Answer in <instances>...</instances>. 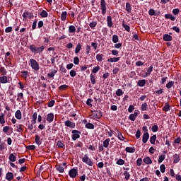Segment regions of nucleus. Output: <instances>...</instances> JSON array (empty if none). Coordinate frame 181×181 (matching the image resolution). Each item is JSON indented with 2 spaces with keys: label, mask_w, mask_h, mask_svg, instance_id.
Masks as SVG:
<instances>
[{
  "label": "nucleus",
  "mask_w": 181,
  "mask_h": 181,
  "mask_svg": "<svg viewBox=\"0 0 181 181\" xmlns=\"http://www.w3.org/2000/svg\"><path fill=\"white\" fill-rule=\"evenodd\" d=\"M45 49V45H42L41 47H38L35 45H31L29 46V49L32 53L34 54H37L38 53H42Z\"/></svg>",
  "instance_id": "f257e3e1"
},
{
  "label": "nucleus",
  "mask_w": 181,
  "mask_h": 181,
  "mask_svg": "<svg viewBox=\"0 0 181 181\" xmlns=\"http://www.w3.org/2000/svg\"><path fill=\"white\" fill-rule=\"evenodd\" d=\"M91 113L92 119L93 120L101 119V117H103V112L101 110H91Z\"/></svg>",
  "instance_id": "f03ea898"
},
{
  "label": "nucleus",
  "mask_w": 181,
  "mask_h": 181,
  "mask_svg": "<svg viewBox=\"0 0 181 181\" xmlns=\"http://www.w3.org/2000/svg\"><path fill=\"white\" fill-rule=\"evenodd\" d=\"M30 66L32 69L38 71L40 69L39 63L34 59H30Z\"/></svg>",
  "instance_id": "7ed1b4c3"
},
{
  "label": "nucleus",
  "mask_w": 181,
  "mask_h": 181,
  "mask_svg": "<svg viewBox=\"0 0 181 181\" xmlns=\"http://www.w3.org/2000/svg\"><path fill=\"white\" fill-rule=\"evenodd\" d=\"M82 162L90 167H93V160H91V158L88 157V154H85L84 156L82 158Z\"/></svg>",
  "instance_id": "20e7f679"
},
{
  "label": "nucleus",
  "mask_w": 181,
  "mask_h": 181,
  "mask_svg": "<svg viewBox=\"0 0 181 181\" xmlns=\"http://www.w3.org/2000/svg\"><path fill=\"white\" fill-rule=\"evenodd\" d=\"M72 133V140L74 141H76V139H80V135L81 134V132L78 131V130H72L71 132Z\"/></svg>",
  "instance_id": "39448f33"
},
{
  "label": "nucleus",
  "mask_w": 181,
  "mask_h": 181,
  "mask_svg": "<svg viewBox=\"0 0 181 181\" xmlns=\"http://www.w3.org/2000/svg\"><path fill=\"white\" fill-rule=\"evenodd\" d=\"M22 16H23L24 20L27 19V18H28L29 19H32V18H34V17H35L33 13L29 12L27 10H25V11Z\"/></svg>",
  "instance_id": "423d86ee"
},
{
  "label": "nucleus",
  "mask_w": 181,
  "mask_h": 181,
  "mask_svg": "<svg viewBox=\"0 0 181 181\" xmlns=\"http://www.w3.org/2000/svg\"><path fill=\"white\" fill-rule=\"evenodd\" d=\"M78 171L76 168L71 169L69 172V175L71 178H76L77 177Z\"/></svg>",
  "instance_id": "0eeeda50"
},
{
  "label": "nucleus",
  "mask_w": 181,
  "mask_h": 181,
  "mask_svg": "<svg viewBox=\"0 0 181 181\" xmlns=\"http://www.w3.org/2000/svg\"><path fill=\"white\" fill-rule=\"evenodd\" d=\"M100 6L102 14L105 15V13H107V4L105 3V0H100Z\"/></svg>",
  "instance_id": "6e6552de"
},
{
  "label": "nucleus",
  "mask_w": 181,
  "mask_h": 181,
  "mask_svg": "<svg viewBox=\"0 0 181 181\" xmlns=\"http://www.w3.org/2000/svg\"><path fill=\"white\" fill-rule=\"evenodd\" d=\"M65 127L70 128V129H74L76 128V122H71L70 120H66L64 122Z\"/></svg>",
  "instance_id": "1a4fd4ad"
},
{
  "label": "nucleus",
  "mask_w": 181,
  "mask_h": 181,
  "mask_svg": "<svg viewBox=\"0 0 181 181\" xmlns=\"http://www.w3.org/2000/svg\"><path fill=\"white\" fill-rule=\"evenodd\" d=\"M139 115V111L136 110L134 114H130L129 117V119L132 122H134L137 116Z\"/></svg>",
  "instance_id": "9d476101"
},
{
  "label": "nucleus",
  "mask_w": 181,
  "mask_h": 181,
  "mask_svg": "<svg viewBox=\"0 0 181 181\" xmlns=\"http://www.w3.org/2000/svg\"><path fill=\"white\" fill-rule=\"evenodd\" d=\"M8 83L9 81L6 75H2L0 76V84H6Z\"/></svg>",
  "instance_id": "9b49d317"
},
{
  "label": "nucleus",
  "mask_w": 181,
  "mask_h": 181,
  "mask_svg": "<svg viewBox=\"0 0 181 181\" xmlns=\"http://www.w3.org/2000/svg\"><path fill=\"white\" fill-rule=\"evenodd\" d=\"M42 141H43V139H40V136L39 135L36 134L35 136V142L36 145L37 146L42 145Z\"/></svg>",
  "instance_id": "f8f14e48"
},
{
  "label": "nucleus",
  "mask_w": 181,
  "mask_h": 181,
  "mask_svg": "<svg viewBox=\"0 0 181 181\" xmlns=\"http://www.w3.org/2000/svg\"><path fill=\"white\" fill-rule=\"evenodd\" d=\"M58 69H52L51 73L47 74V77L49 78H54V76L57 74Z\"/></svg>",
  "instance_id": "ddd939ff"
},
{
  "label": "nucleus",
  "mask_w": 181,
  "mask_h": 181,
  "mask_svg": "<svg viewBox=\"0 0 181 181\" xmlns=\"http://www.w3.org/2000/svg\"><path fill=\"white\" fill-rule=\"evenodd\" d=\"M54 113H49L47 116L46 120L49 123H52L54 122Z\"/></svg>",
  "instance_id": "4468645a"
},
{
  "label": "nucleus",
  "mask_w": 181,
  "mask_h": 181,
  "mask_svg": "<svg viewBox=\"0 0 181 181\" xmlns=\"http://www.w3.org/2000/svg\"><path fill=\"white\" fill-rule=\"evenodd\" d=\"M149 139V134L148 132H144V134L142 136V142L143 144H146Z\"/></svg>",
  "instance_id": "2eb2a0df"
},
{
  "label": "nucleus",
  "mask_w": 181,
  "mask_h": 181,
  "mask_svg": "<svg viewBox=\"0 0 181 181\" xmlns=\"http://www.w3.org/2000/svg\"><path fill=\"white\" fill-rule=\"evenodd\" d=\"M14 178V174L11 172H8L6 175V180L11 181L12 180H13Z\"/></svg>",
  "instance_id": "dca6fc26"
},
{
  "label": "nucleus",
  "mask_w": 181,
  "mask_h": 181,
  "mask_svg": "<svg viewBox=\"0 0 181 181\" xmlns=\"http://www.w3.org/2000/svg\"><path fill=\"white\" fill-rule=\"evenodd\" d=\"M163 39L165 42H171V40H173V37L168 34H164Z\"/></svg>",
  "instance_id": "f3484780"
},
{
  "label": "nucleus",
  "mask_w": 181,
  "mask_h": 181,
  "mask_svg": "<svg viewBox=\"0 0 181 181\" xmlns=\"http://www.w3.org/2000/svg\"><path fill=\"white\" fill-rule=\"evenodd\" d=\"M135 151H136L135 147L127 146L125 148V151L129 153H135Z\"/></svg>",
  "instance_id": "a211bd4d"
},
{
  "label": "nucleus",
  "mask_w": 181,
  "mask_h": 181,
  "mask_svg": "<svg viewBox=\"0 0 181 181\" xmlns=\"http://www.w3.org/2000/svg\"><path fill=\"white\" fill-rule=\"evenodd\" d=\"M107 25L108 28H112L113 23L110 16H107Z\"/></svg>",
  "instance_id": "6ab92c4d"
},
{
  "label": "nucleus",
  "mask_w": 181,
  "mask_h": 181,
  "mask_svg": "<svg viewBox=\"0 0 181 181\" xmlns=\"http://www.w3.org/2000/svg\"><path fill=\"white\" fill-rule=\"evenodd\" d=\"M0 74L2 76H6L8 74V71L6 70V69L4 66H2L1 65H0Z\"/></svg>",
  "instance_id": "aec40b11"
},
{
  "label": "nucleus",
  "mask_w": 181,
  "mask_h": 181,
  "mask_svg": "<svg viewBox=\"0 0 181 181\" xmlns=\"http://www.w3.org/2000/svg\"><path fill=\"white\" fill-rule=\"evenodd\" d=\"M173 158H174V160H173L174 164H177L180 161V156L177 153H175L173 156Z\"/></svg>",
  "instance_id": "412c9836"
},
{
  "label": "nucleus",
  "mask_w": 181,
  "mask_h": 181,
  "mask_svg": "<svg viewBox=\"0 0 181 181\" xmlns=\"http://www.w3.org/2000/svg\"><path fill=\"white\" fill-rule=\"evenodd\" d=\"M15 117L18 119L21 120L22 119V112L20 110H18L16 113H15Z\"/></svg>",
  "instance_id": "4be33fe9"
},
{
  "label": "nucleus",
  "mask_w": 181,
  "mask_h": 181,
  "mask_svg": "<svg viewBox=\"0 0 181 181\" xmlns=\"http://www.w3.org/2000/svg\"><path fill=\"white\" fill-rule=\"evenodd\" d=\"M143 162L146 164V165H151L152 164V160L150 158L149 156H147L146 158H144Z\"/></svg>",
  "instance_id": "5701e85b"
},
{
  "label": "nucleus",
  "mask_w": 181,
  "mask_h": 181,
  "mask_svg": "<svg viewBox=\"0 0 181 181\" xmlns=\"http://www.w3.org/2000/svg\"><path fill=\"white\" fill-rule=\"evenodd\" d=\"M39 15L42 18H47L49 16V13L46 10H42L41 12L39 13Z\"/></svg>",
  "instance_id": "b1692460"
},
{
  "label": "nucleus",
  "mask_w": 181,
  "mask_h": 181,
  "mask_svg": "<svg viewBox=\"0 0 181 181\" xmlns=\"http://www.w3.org/2000/svg\"><path fill=\"white\" fill-rule=\"evenodd\" d=\"M146 83V80L145 79H142V80H139L137 82V86L139 87L143 88V87L145 86Z\"/></svg>",
  "instance_id": "393cba45"
},
{
  "label": "nucleus",
  "mask_w": 181,
  "mask_h": 181,
  "mask_svg": "<svg viewBox=\"0 0 181 181\" xmlns=\"http://www.w3.org/2000/svg\"><path fill=\"white\" fill-rule=\"evenodd\" d=\"M5 114L1 112L0 114V124L1 125H4L6 123V120H5Z\"/></svg>",
  "instance_id": "a878e982"
},
{
  "label": "nucleus",
  "mask_w": 181,
  "mask_h": 181,
  "mask_svg": "<svg viewBox=\"0 0 181 181\" xmlns=\"http://www.w3.org/2000/svg\"><path fill=\"white\" fill-rule=\"evenodd\" d=\"M8 159L11 162L14 163L16 161V156L14 155V153H11L9 155Z\"/></svg>",
  "instance_id": "bb28decb"
},
{
  "label": "nucleus",
  "mask_w": 181,
  "mask_h": 181,
  "mask_svg": "<svg viewBox=\"0 0 181 181\" xmlns=\"http://www.w3.org/2000/svg\"><path fill=\"white\" fill-rule=\"evenodd\" d=\"M17 96H18V98H17L18 101L21 102V100H24L23 93H18Z\"/></svg>",
  "instance_id": "cd10ccee"
},
{
  "label": "nucleus",
  "mask_w": 181,
  "mask_h": 181,
  "mask_svg": "<svg viewBox=\"0 0 181 181\" xmlns=\"http://www.w3.org/2000/svg\"><path fill=\"white\" fill-rule=\"evenodd\" d=\"M165 18L166 19H170V20L173 21H175V17L173 16L172 14H170V13H167V14H165Z\"/></svg>",
  "instance_id": "c85d7f7f"
},
{
  "label": "nucleus",
  "mask_w": 181,
  "mask_h": 181,
  "mask_svg": "<svg viewBox=\"0 0 181 181\" xmlns=\"http://www.w3.org/2000/svg\"><path fill=\"white\" fill-rule=\"evenodd\" d=\"M80 50H81V44L78 43L75 48V54H78V53H80Z\"/></svg>",
  "instance_id": "c756f323"
},
{
  "label": "nucleus",
  "mask_w": 181,
  "mask_h": 181,
  "mask_svg": "<svg viewBox=\"0 0 181 181\" xmlns=\"http://www.w3.org/2000/svg\"><path fill=\"white\" fill-rule=\"evenodd\" d=\"M57 146L59 148H64V141H58L57 142Z\"/></svg>",
  "instance_id": "7c9ffc66"
},
{
  "label": "nucleus",
  "mask_w": 181,
  "mask_h": 181,
  "mask_svg": "<svg viewBox=\"0 0 181 181\" xmlns=\"http://www.w3.org/2000/svg\"><path fill=\"white\" fill-rule=\"evenodd\" d=\"M85 128L87 129H94V125L93 124V123H87L86 125H85Z\"/></svg>",
  "instance_id": "2f4dec72"
},
{
  "label": "nucleus",
  "mask_w": 181,
  "mask_h": 181,
  "mask_svg": "<svg viewBox=\"0 0 181 181\" xmlns=\"http://www.w3.org/2000/svg\"><path fill=\"white\" fill-rule=\"evenodd\" d=\"M90 81L91 82L92 85H93V86L95 85V83H96L95 76L94 75H93V74H91L90 75Z\"/></svg>",
  "instance_id": "473e14b6"
},
{
  "label": "nucleus",
  "mask_w": 181,
  "mask_h": 181,
  "mask_svg": "<svg viewBox=\"0 0 181 181\" xmlns=\"http://www.w3.org/2000/svg\"><path fill=\"white\" fill-rule=\"evenodd\" d=\"M117 97H121L122 95H123L124 94V91L120 89V88H118L117 90H116V93H115Z\"/></svg>",
  "instance_id": "72a5a7b5"
},
{
  "label": "nucleus",
  "mask_w": 181,
  "mask_h": 181,
  "mask_svg": "<svg viewBox=\"0 0 181 181\" xmlns=\"http://www.w3.org/2000/svg\"><path fill=\"white\" fill-rule=\"evenodd\" d=\"M110 141V140L109 138L106 139L103 141V147L105 148H108Z\"/></svg>",
  "instance_id": "f704fd0d"
},
{
  "label": "nucleus",
  "mask_w": 181,
  "mask_h": 181,
  "mask_svg": "<svg viewBox=\"0 0 181 181\" xmlns=\"http://www.w3.org/2000/svg\"><path fill=\"white\" fill-rule=\"evenodd\" d=\"M156 135L154 134L153 136H151L150 138V143L152 144V145H155V142H156Z\"/></svg>",
  "instance_id": "c9c22d12"
},
{
  "label": "nucleus",
  "mask_w": 181,
  "mask_h": 181,
  "mask_svg": "<svg viewBox=\"0 0 181 181\" xmlns=\"http://www.w3.org/2000/svg\"><path fill=\"white\" fill-rule=\"evenodd\" d=\"M23 124L16 125L17 132H23L24 129L23 128Z\"/></svg>",
  "instance_id": "e433bc0d"
},
{
  "label": "nucleus",
  "mask_w": 181,
  "mask_h": 181,
  "mask_svg": "<svg viewBox=\"0 0 181 181\" xmlns=\"http://www.w3.org/2000/svg\"><path fill=\"white\" fill-rule=\"evenodd\" d=\"M147 109H148V105H147V103H143V104L141 105V110L142 112H145V111L147 110Z\"/></svg>",
  "instance_id": "4c0bfd02"
},
{
  "label": "nucleus",
  "mask_w": 181,
  "mask_h": 181,
  "mask_svg": "<svg viewBox=\"0 0 181 181\" xmlns=\"http://www.w3.org/2000/svg\"><path fill=\"white\" fill-rule=\"evenodd\" d=\"M170 110V105L168 103H165V106L163 107V112H169Z\"/></svg>",
  "instance_id": "58836bf2"
},
{
  "label": "nucleus",
  "mask_w": 181,
  "mask_h": 181,
  "mask_svg": "<svg viewBox=\"0 0 181 181\" xmlns=\"http://www.w3.org/2000/svg\"><path fill=\"white\" fill-rule=\"evenodd\" d=\"M103 57H104V55L103 54H98L96 55V60L98 62H103Z\"/></svg>",
  "instance_id": "ea45409f"
},
{
  "label": "nucleus",
  "mask_w": 181,
  "mask_h": 181,
  "mask_svg": "<svg viewBox=\"0 0 181 181\" xmlns=\"http://www.w3.org/2000/svg\"><path fill=\"white\" fill-rule=\"evenodd\" d=\"M69 33H76V27H74V25H70L69 27Z\"/></svg>",
  "instance_id": "a19ab883"
},
{
  "label": "nucleus",
  "mask_w": 181,
  "mask_h": 181,
  "mask_svg": "<svg viewBox=\"0 0 181 181\" xmlns=\"http://www.w3.org/2000/svg\"><path fill=\"white\" fill-rule=\"evenodd\" d=\"M56 103L54 100H52L47 103L48 107H53Z\"/></svg>",
  "instance_id": "79ce46f5"
},
{
  "label": "nucleus",
  "mask_w": 181,
  "mask_h": 181,
  "mask_svg": "<svg viewBox=\"0 0 181 181\" xmlns=\"http://www.w3.org/2000/svg\"><path fill=\"white\" fill-rule=\"evenodd\" d=\"M67 18V11H64L61 14V20L62 21H66V18Z\"/></svg>",
  "instance_id": "37998d69"
},
{
  "label": "nucleus",
  "mask_w": 181,
  "mask_h": 181,
  "mask_svg": "<svg viewBox=\"0 0 181 181\" xmlns=\"http://www.w3.org/2000/svg\"><path fill=\"white\" fill-rule=\"evenodd\" d=\"M100 69H101V67H100V66H95V67H93V69L92 70V73L97 74V73H98Z\"/></svg>",
  "instance_id": "c03bdc74"
},
{
  "label": "nucleus",
  "mask_w": 181,
  "mask_h": 181,
  "mask_svg": "<svg viewBox=\"0 0 181 181\" xmlns=\"http://www.w3.org/2000/svg\"><path fill=\"white\" fill-rule=\"evenodd\" d=\"M112 41L113 43H117V42H119L118 36L117 35H113L112 37Z\"/></svg>",
  "instance_id": "a18cd8bd"
},
{
  "label": "nucleus",
  "mask_w": 181,
  "mask_h": 181,
  "mask_svg": "<svg viewBox=\"0 0 181 181\" xmlns=\"http://www.w3.org/2000/svg\"><path fill=\"white\" fill-rule=\"evenodd\" d=\"M57 170L59 173H63L64 172V168H63V166H62V165H57Z\"/></svg>",
  "instance_id": "49530a36"
},
{
  "label": "nucleus",
  "mask_w": 181,
  "mask_h": 181,
  "mask_svg": "<svg viewBox=\"0 0 181 181\" xmlns=\"http://www.w3.org/2000/svg\"><path fill=\"white\" fill-rule=\"evenodd\" d=\"M126 11L129 13L132 11L131 4L129 3L126 4Z\"/></svg>",
  "instance_id": "de8ad7c7"
},
{
  "label": "nucleus",
  "mask_w": 181,
  "mask_h": 181,
  "mask_svg": "<svg viewBox=\"0 0 181 181\" xmlns=\"http://www.w3.org/2000/svg\"><path fill=\"white\" fill-rule=\"evenodd\" d=\"M95 26H97V21H92L89 23V27L91 29H94V28H95Z\"/></svg>",
  "instance_id": "09e8293b"
},
{
  "label": "nucleus",
  "mask_w": 181,
  "mask_h": 181,
  "mask_svg": "<svg viewBox=\"0 0 181 181\" xmlns=\"http://www.w3.org/2000/svg\"><path fill=\"white\" fill-rule=\"evenodd\" d=\"M69 74L71 78H74L77 76V72L75 70H71Z\"/></svg>",
  "instance_id": "8fccbe9b"
},
{
  "label": "nucleus",
  "mask_w": 181,
  "mask_h": 181,
  "mask_svg": "<svg viewBox=\"0 0 181 181\" xmlns=\"http://www.w3.org/2000/svg\"><path fill=\"white\" fill-rule=\"evenodd\" d=\"M125 161L124 160L119 158L116 164L118 165H123L124 164Z\"/></svg>",
  "instance_id": "3c124183"
},
{
  "label": "nucleus",
  "mask_w": 181,
  "mask_h": 181,
  "mask_svg": "<svg viewBox=\"0 0 181 181\" xmlns=\"http://www.w3.org/2000/svg\"><path fill=\"white\" fill-rule=\"evenodd\" d=\"M36 148L35 145H28L26 146V149L29 151H34Z\"/></svg>",
  "instance_id": "603ef678"
},
{
  "label": "nucleus",
  "mask_w": 181,
  "mask_h": 181,
  "mask_svg": "<svg viewBox=\"0 0 181 181\" xmlns=\"http://www.w3.org/2000/svg\"><path fill=\"white\" fill-rule=\"evenodd\" d=\"M165 159V155H160L158 160V163H161Z\"/></svg>",
  "instance_id": "864d4df0"
},
{
  "label": "nucleus",
  "mask_w": 181,
  "mask_h": 181,
  "mask_svg": "<svg viewBox=\"0 0 181 181\" xmlns=\"http://www.w3.org/2000/svg\"><path fill=\"white\" fill-rule=\"evenodd\" d=\"M124 175L125 176L124 178H125L126 180H129V178H130V176H131L130 174H129V173L127 172V171H125V172L124 173Z\"/></svg>",
  "instance_id": "5fc2aeb1"
},
{
  "label": "nucleus",
  "mask_w": 181,
  "mask_h": 181,
  "mask_svg": "<svg viewBox=\"0 0 181 181\" xmlns=\"http://www.w3.org/2000/svg\"><path fill=\"white\" fill-rule=\"evenodd\" d=\"M174 86V82L173 81H170L167 83L166 88L168 89H170L173 86Z\"/></svg>",
  "instance_id": "6e6d98bb"
},
{
  "label": "nucleus",
  "mask_w": 181,
  "mask_h": 181,
  "mask_svg": "<svg viewBox=\"0 0 181 181\" xmlns=\"http://www.w3.org/2000/svg\"><path fill=\"white\" fill-rule=\"evenodd\" d=\"M93 103V99L91 98H88L86 101V105L89 107H93V104H91Z\"/></svg>",
  "instance_id": "4d7b16f0"
},
{
  "label": "nucleus",
  "mask_w": 181,
  "mask_h": 181,
  "mask_svg": "<svg viewBox=\"0 0 181 181\" xmlns=\"http://www.w3.org/2000/svg\"><path fill=\"white\" fill-rule=\"evenodd\" d=\"M122 28H124V29H125V30H127V32H130V27L126 24H124V23H122Z\"/></svg>",
  "instance_id": "13d9d810"
},
{
  "label": "nucleus",
  "mask_w": 181,
  "mask_h": 181,
  "mask_svg": "<svg viewBox=\"0 0 181 181\" xmlns=\"http://www.w3.org/2000/svg\"><path fill=\"white\" fill-rule=\"evenodd\" d=\"M142 165V158H139L136 160V165L138 167H140Z\"/></svg>",
  "instance_id": "bf43d9fd"
},
{
  "label": "nucleus",
  "mask_w": 181,
  "mask_h": 181,
  "mask_svg": "<svg viewBox=\"0 0 181 181\" xmlns=\"http://www.w3.org/2000/svg\"><path fill=\"white\" fill-rule=\"evenodd\" d=\"M158 131V125H153V127H152V132H153V133H156Z\"/></svg>",
  "instance_id": "052dcab7"
},
{
  "label": "nucleus",
  "mask_w": 181,
  "mask_h": 181,
  "mask_svg": "<svg viewBox=\"0 0 181 181\" xmlns=\"http://www.w3.org/2000/svg\"><path fill=\"white\" fill-rule=\"evenodd\" d=\"M160 170L162 173L165 172V165L164 164H161L160 166Z\"/></svg>",
  "instance_id": "680f3d73"
},
{
  "label": "nucleus",
  "mask_w": 181,
  "mask_h": 181,
  "mask_svg": "<svg viewBox=\"0 0 181 181\" xmlns=\"http://www.w3.org/2000/svg\"><path fill=\"white\" fill-rule=\"evenodd\" d=\"M74 64H78V63H80V59H78V57H75L74 58Z\"/></svg>",
  "instance_id": "e2e57ef3"
},
{
  "label": "nucleus",
  "mask_w": 181,
  "mask_h": 181,
  "mask_svg": "<svg viewBox=\"0 0 181 181\" xmlns=\"http://www.w3.org/2000/svg\"><path fill=\"white\" fill-rule=\"evenodd\" d=\"M122 43L119 42V43H117L114 45V48L115 49H120V47H122Z\"/></svg>",
  "instance_id": "0e129e2a"
},
{
  "label": "nucleus",
  "mask_w": 181,
  "mask_h": 181,
  "mask_svg": "<svg viewBox=\"0 0 181 181\" xmlns=\"http://www.w3.org/2000/svg\"><path fill=\"white\" fill-rule=\"evenodd\" d=\"M135 136L136 138V139H139L141 136V132L139 129H137L136 132V134H135Z\"/></svg>",
  "instance_id": "69168bd1"
},
{
  "label": "nucleus",
  "mask_w": 181,
  "mask_h": 181,
  "mask_svg": "<svg viewBox=\"0 0 181 181\" xmlns=\"http://www.w3.org/2000/svg\"><path fill=\"white\" fill-rule=\"evenodd\" d=\"M134 110V105H129V107L128 108V112L129 113H132V112H133Z\"/></svg>",
  "instance_id": "338daca9"
},
{
  "label": "nucleus",
  "mask_w": 181,
  "mask_h": 181,
  "mask_svg": "<svg viewBox=\"0 0 181 181\" xmlns=\"http://www.w3.org/2000/svg\"><path fill=\"white\" fill-rule=\"evenodd\" d=\"M175 178L176 179L177 181H181V175H179V174H177V175L175 176Z\"/></svg>",
  "instance_id": "774afa93"
}]
</instances>
